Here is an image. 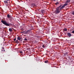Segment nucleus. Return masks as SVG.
Returning a JSON list of instances; mask_svg holds the SVG:
<instances>
[{"label": "nucleus", "mask_w": 74, "mask_h": 74, "mask_svg": "<svg viewBox=\"0 0 74 74\" xmlns=\"http://www.w3.org/2000/svg\"><path fill=\"white\" fill-rule=\"evenodd\" d=\"M53 1H56V0H53Z\"/></svg>", "instance_id": "4be33fe9"}, {"label": "nucleus", "mask_w": 74, "mask_h": 74, "mask_svg": "<svg viewBox=\"0 0 74 74\" xmlns=\"http://www.w3.org/2000/svg\"><path fill=\"white\" fill-rule=\"evenodd\" d=\"M18 42V40H16V43H17Z\"/></svg>", "instance_id": "a211bd4d"}, {"label": "nucleus", "mask_w": 74, "mask_h": 74, "mask_svg": "<svg viewBox=\"0 0 74 74\" xmlns=\"http://www.w3.org/2000/svg\"><path fill=\"white\" fill-rule=\"evenodd\" d=\"M24 40L25 41H27V39H26V38H25L24 39Z\"/></svg>", "instance_id": "2eb2a0df"}, {"label": "nucleus", "mask_w": 74, "mask_h": 74, "mask_svg": "<svg viewBox=\"0 0 74 74\" xmlns=\"http://www.w3.org/2000/svg\"><path fill=\"white\" fill-rule=\"evenodd\" d=\"M6 1H10V0H6Z\"/></svg>", "instance_id": "412c9836"}, {"label": "nucleus", "mask_w": 74, "mask_h": 74, "mask_svg": "<svg viewBox=\"0 0 74 74\" xmlns=\"http://www.w3.org/2000/svg\"><path fill=\"white\" fill-rule=\"evenodd\" d=\"M1 22L3 24H4V25H5L6 26H10V24L7 23L6 21L1 20Z\"/></svg>", "instance_id": "f03ea898"}, {"label": "nucleus", "mask_w": 74, "mask_h": 74, "mask_svg": "<svg viewBox=\"0 0 74 74\" xmlns=\"http://www.w3.org/2000/svg\"><path fill=\"white\" fill-rule=\"evenodd\" d=\"M64 31L65 32L67 31V29L64 28Z\"/></svg>", "instance_id": "f8f14e48"}, {"label": "nucleus", "mask_w": 74, "mask_h": 74, "mask_svg": "<svg viewBox=\"0 0 74 74\" xmlns=\"http://www.w3.org/2000/svg\"><path fill=\"white\" fill-rule=\"evenodd\" d=\"M17 39L18 40H19V41H20L21 39H22L21 37H18L17 38Z\"/></svg>", "instance_id": "20e7f679"}, {"label": "nucleus", "mask_w": 74, "mask_h": 74, "mask_svg": "<svg viewBox=\"0 0 74 74\" xmlns=\"http://www.w3.org/2000/svg\"><path fill=\"white\" fill-rule=\"evenodd\" d=\"M68 4L67 3H65L62 6V5H60L59 7L56 8V10L54 12V13L55 14H59V13L61 11L62 9H63L64 7L65 6H66Z\"/></svg>", "instance_id": "f257e3e1"}, {"label": "nucleus", "mask_w": 74, "mask_h": 74, "mask_svg": "<svg viewBox=\"0 0 74 74\" xmlns=\"http://www.w3.org/2000/svg\"><path fill=\"white\" fill-rule=\"evenodd\" d=\"M41 12L42 13H43L44 12V10H41Z\"/></svg>", "instance_id": "9d476101"}, {"label": "nucleus", "mask_w": 74, "mask_h": 74, "mask_svg": "<svg viewBox=\"0 0 74 74\" xmlns=\"http://www.w3.org/2000/svg\"><path fill=\"white\" fill-rule=\"evenodd\" d=\"M67 34L69 37H71V34L70 33H68Z\"/></svg>", "instance_id": "39448f33"}, {"label": "nucleus", "mask_w": 74, "mask_h": 74, "mask_svg": "<svg viewBox=\"0 0 74 74\" xmlns=\"http://www.w3.org/2000/svg\"><path fill=\"white\" fill-rule=\"evenodd\" d=\"M48 62V61L47 60L45 61V63H47Z\"/></svg>", "instance_id": "9b49d317"}, {"label": "nucleus", "mask_w": 74, "mask_h": 74, "mask_svg": "<svg viewBox=\"0 0 74 74\" xmlns=\"http://www.w3.org/2000/svg\"><path fill=\"white\" fill-rule=\"evenodd\" d=\"M9 30L10 32H12V29L10 28L9 29Z\"/></svg>", "instance_id": "1a4fd4ad"}, {"label": "nucleus", "mask_w": 74, "mask_h": 74, "mask_svg": "<svg viewBox=\"0 0 74 74\" xmlns=\"http://www.w3.org/2000/svg\"><path fill=\"white\" fill-rule=\"evenodd\" d=\"M42 47L43 48H45V46H44V45H43L42 46Z\"/></svg>", "instance_id": "dca6fc26"}, {"label": "nucleus", "mask_w": 74, "mask_h": 74, "mask_svg": "<svg viewBox=\"0 0 74 74\" xmlns=\"http://www.w3.org/2000/svg\"><path fill=\"white\" fill-rule=\"evenodd\" d=\"M72 33H73V34L74 33V31H72Z\"/></svg>", "instance_id": "f3484780"}, {"label": "nucleus", "mask_w": 74, "mask_h": 74, "mask_svg": "<svg viewBox=\"0 0 74 74\" xmlns=\"http://www.w3.org/2000/svg\"><path fill=\"white\" fill-rule=\"evenodd\" d=\"M3 51H5V50H4Z\"/></svg>", "instance_id": "393cba45"}, {"label": "nucleus", "mask_w": 74, "mask_h": 74, "mask_svg": "<svg viewBox=\"0 0 74 74\" xmlns=\"http://www.w3.org/2000/svg\"><path fill=\"white\" fill-rule=\"evenodd\" d=\"M24 32H22L21 33H23Z\"/></svg>", "instance_id": "5701e85b"}, {"label": "nucleus", "mask_w": 74, "mask_h": 74, "mask_svg": "<svg viewBox=\"0 0 74 74\" xmlns=\"http://www.w3.org/2000/svg\"><path fill=\"white\" fill-rule=\"evenodd\" d=\"M2 48H3V49H4V47H3Z\"/></svg>", "instance_id": "b1692460"}, {"label": "nucleus", "mask_w": 74, "mask_h": 74, "mask_svg": "<svg viewBox=\"0 0 74 74\" xmlns=\"http://www.w3.org/2000/svg\"><path fill=\"white\" fill-rule=\"evenodd\" d=\"M20 53H22V51H21V52H20Z\"/></svg>", "instance_id": "aec40b11"}, {"label": "nucleus", "mask_w": 74, "mask_h": 74, "mask_svg": "<svg viewBox=\"0 0 74 74\" xmlns=\"http://www.w3.org/2000/svg\"><path fill=\"white\" fill-rule=\"evenodd\" d=\"M66 3H70V0H67L66 1Z\"/></svg>", "instance_id": "0eeeda50"}, {"label": "nucleus", "mask_w": 74, "mask_h": 74, "mask_svg": "<svg viewBox=\"0 0 74 74\" xmlns=\"http://www.w3.org/2000/svg\"><path fill=\"white\" fill-rule=\"evenodd\" d=\"M32 7H36V5H35V4L34 3H32Z\"/></svg>", "instance_id": "423d86ee"}, {"label": "nucleus", "mask_w": 74, "mask_h": 74, "mask_svg": "<svg viewBox=\"0 0 74 74\" xmlns=\"http://www.w3.org/2000/svg\"><path fill=\"white\" fill-rule=\"evenodd\" d=\"M72 15H74V11L72 12Z\"/></svg>", "instance_id": "ddd939ff"}, {"label": "nucleus", "mask_w": 74, "mask_h": 74, "mask_svg": "<svg viewBox=\"0 0 74 74\" xmlns=\"http://www.w3.org/2000/svg\"><path fill=\"white\" fill-rule=\"evenodd\" d=\"M7 18L10 20V19H11V18H12V17H11V16H10L9 14H8L7 15Z\"/></svg>", "instance_id": "7ed1b4c3"}, {"label": "nucleus", "mask_w": 74, "mask_h": 74, "mask_svg": "<svg viewBox=\"0 0 74 74\" xmlns=\"http://www.w3.org/2000/svg\"><path fill=\"white\" fill-rule=\"evenodd\" d=\"M4 2L5 4L6 3H8V1H4Z\"/></svg>", "instance_id": "6e6552de"}, {"label": "nucleus", "mask_w": 74, "mask_h": 74, "mask_svg": "<svg viewBox=\"0 0 74 74\" xmlns=\"http://www.w3.org/2000/svg\"><path fill=\"white\" fill-rule=\"evenodd\" d=\"M1 51H3V50H2Z\"/></svg>", "instance_id": "a878e982"}, {"label": "nucleus", "mask_w": 74, "mask_h": 74, "mask_svg": "<svg viewBox=\"0 0 74 74\" xmlns=\"http://www.w3.org/2000/svg\"><path fill=\"white\" fill-rule=\"evenodd\" d=\"M58 4H59V2H57L56 3V5H58Z\"/></svg>", "instance_id": "4468645a"}, {"label": "nucleus", "mask_w": 74, "mask_h": 74, "mask_svg": "<svg viewBox=\"0 0 74 74\" xmlns=\"http://www.w3.org/2000/svg\"><path fill=\"white\" fill-rule=\"evenodd\" d=\"M15 40H16V38L14 39V41H15Z\"/></svg>", "instance_id": "6ab92c4d"}]
</instances>
